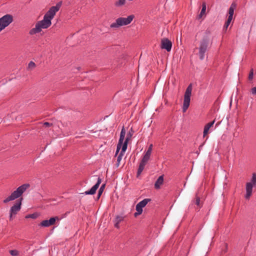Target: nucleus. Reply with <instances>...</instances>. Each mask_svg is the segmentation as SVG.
Listing matches in <instances>:
<instances>
[{"mask_svg": "<svg viewBox=\"0 0 256 256\" xmlns=\"http://www.w3.org/2000/svg\"><path fill=\"white\" fill-rule=\"evenodd\" d=\"M62 3L58 2L56 6H52L44 16L42 20L38 21L35 26V28H32L29 34L31 36L39 33L42 28H47L52 24L51 20L54 18L56 12L60 10Z\"/></svg>", "mask_w": 256, "mask_h": 256, "instance_id": "1", "label": "nucleus"}, {"mask_svg": "<svg viewBox=\"0 0 256 256\" xmlns=\"http://www.w3.org/2000/svg\"><path fill=\"white\" fill-rule=\"evenodd\" d=\"M210 34V32L209 30L206 31V36H204L203 38L200 42V46L198 48V56L200 60H203L204 58L205 53L207 50L208 45L210 42L209 35Z\"/></svg>", "mask_w": 256, "mask_h": 256, "instance_id": "2", "label": "nucleus"}, {"mask_svg": "<svg viewBox=\"0 0 256 256\" xmlns=\"http://www.w3.org/2000/svg\"><path fill=\"white\" fill-rule=\"evenodd\" d=\"M29 187V184H22V186L18 187L16 190L12 192L10 196L4 199L3 200V202L6 204L10 201L14 200L16 198H18Z\"/></svg>", "mask_w": 256, "mask_h": 256, "instance_id": "3", "label": "nucleus"}, {"mask_svg": "<svg viewBox=\"0 0 256 256\" xmlns=\"http://www.w3.org/2000/svg\"><path fill=\"white\" fill-rule=\"evenodd\" d=\"M134 15H130L127 18L120 17L116 19L115 22L110 25V28H117L121 26L130 24L134 18Z\"/></svg>", "mask_w": 256, "mask_h": 256, "instance_id": "4", "label": "nucleus"}, {"mask_svg": "<svg viewBox=\"0 0 256 256\" xmlns=\"http://www.w3.org/2000/svg\"><path fill=\"white\" fill-rule=\"evenodd\" d=\"M192 91V84H190L187 87L184 95V100L182 106V112H185L188 110L190 101V96Z\"/></svg>", "mask_w": 256, "mask_h": 256, "instance_id": "5", "label": "nucleus"}, {"mask_svg": "<svg viewBox=\"0 0 256 256\" xmlns=\"http://www.w3.org/2000/svg\"><path fill=\"white\" fill-rule=\"evenodd\" d=\"M13 21L12 15L7 14L0 18V32L8 26Z\"/></svg>", "mask_w": 256, "mask_h": 256, "instance_id": "6", "label": "nucleus"}, {"mask_svg": "<svg viewBox=\"0 0 256 256\" xmlns=\"http://www.w3.org/2000/svg\"><path fill=\"white\" fill-rule=\"evenodd\" d=\"M23 198H20L18 200H17L15 203V204L11 207L10 210V220H12L13 215H16L21 208L22 202Z\"/></svg>", "mask_w": 256, "mask_h": 256, "instance_id": "7", "label": "nucleus"}, {"mask_svg": "<svg viewBox=\"0 0 256 256\" xmlns=\"http://www.w3.org/2000/svg\"><path fill=\"white\" fill-rule=\"evenodd\" d=\"M150 158V156L144 154V156L142 157V160L140 164V165H139V166H138V172H137V176H138L142 174V172L143 171V170L147 162L149 160Z\"/></svg>", "mask_w": 256, "mask_h": 256, "instance_id": "8", "label": "nucleus"}, {"mask_svg": "<svg viewBox=\"0 0 256 256\" xmlns=\"http://www.w3.org/2000/svg\"><path fill=\"white\" fill-rule=\"evenodd\" d=\"M125 135H126V130H125L124 128H123L121 130V132L120 134V139H119L118 144H117L116 150V154H115L116 156L118 154V152L121 148V147L123 145L124 140V138Z\"/></svg>", "mask_w": 256, "mask_h": 256, "instance_id": "9", "label": "nucleus"}, {"mask_svg": "<svg viewBox=\"0 0 256 256\" xmlns=\"http://www.w3.org/2000/svg\"><path fill=\"white\" fill-rule=\"evenodd\" d=\"M101 182H102V178H98L96 183L89 190L86 191L85 192L82 193V194H84L86 195L94 194L96 193V190L99 187L100 184Z\"/></svg>", "mask_w": 256, "mask_h": 256, "instance_id": "10", "label": "nucleus"}, {"mask_svg": "<svg viewBox=\"0 0 256 256\" xmlns=\"http://www.w3.org/2000/svg\"><path fill=\"white\" fill-rule=\"evenodd\" d=\"M172 43L168 38H163L161 41V48L165 49L168 52H170L172 50Z\"/></svg>", "mask_w": 256, "mask_h": 256, "instance_id": "11", "label": "nucleus"}, {"mask_svg": "<svg viewBox=\"0 0 256 256\" xmlns=\"http://www.w3.org/2000/svg\"><path fill=\"white\" fill-rule=\"evenodd\" d=\"M151 200L150 198H145L139 202L136 207V210L137 212H138L139 214H142V208H144L147 204L150 202Z\"/></svg>", "mask_w": 256, "mask_h": 256, "instance_id": "12", "label": "nucleus"}, {"mask_svg": "<svg viewBox=\"0 0 256 256\" xmlns=\"http://www.w3.org/2000/svg\"><path fill=\"white\" fill-rule=\"evenodd\" d=\"M57 220H58V216L52 217L50 218V220H42L40 222V226L44 227L50 226L54 225Z\"/></svg>", "mask_w": 256, "mask_h": 256, "instance_id": "13", "label": "nucleus"}, {"mask_svg": "<svg viewBox=\"0 0 256 256\" xmlns=\"http://www.w3.org/2000/svg\"><path fill=\"white\" fill-rule=\"evenodd\" d=\"M126 149V146H122L121 147V151L117 157L116 162L115 164L116 168H118L120 166V161L122 159V157L123 156L124 154L125 153Z\"/></svg>", "mask_w": 256, "mask_h": 256, "instance_id": "14", "label": "nucleus"}, {"mask_svg": "<svg viewBox=\"0 0 256 256\" xmlns=\"http://www.w3.org/2000/svg\"><path fill=\"white\" fill-rule=\"evenodd\" d=\"M254 186H255L250 182H247L246 184V194L245 196V198L246 199H249L251 196Z\"/></svg>", "mask_w": 256, "mask_h": 256, "instance_id": "15", "label": "nucleus"}, {"mask_svg": "<svg viewBox=\"0 0 256 256\" xmlns=\"http://www.w3.org/2000/svg\"><path fill=\"white\" fill-rule=\"evenodd\" d=\"M134 133V131L132 130V128H131L130 130L126 134V138L125 141L124 142L122 146H126V148H128V141L132 138Z\"/></svg>", "mask_w": 256, "mask_h": 256, "instance_id": "16", "label": "nucleus"}, {"mask_svg": "<svg viewBox=\"0 0 256 256\" xmlns=\"http://www.w3.org/2000/svg\"><path fill=\"white\" fill-rule=\"evenodd\" d=\"M164 182V176L162 175L158 177L154 184V188L156 189H159L160 186Z\"/></svg>", "mask_w": 256, "mask_h": 256, "instance_id": "17", "label": "nucleus"}, {"mask_svg": "<svg viewBox=\"0 0 256 256\" xmlns=\"http://www.w3.org/2000/svg\"><path fill=\"white\" fill-rule=\"evenodd\" d=\"M214 120L212 122H210L207 124L204 128V132H203V136L204 137L208 132V130L210 128L213 126L214 123Z\"/></svg>", "mask_w": 256, "mask_h": 256, "instance_id": "18", "label": "nucleus"}, {"mask_svg": "<svg viewBox=\"0 0 256 256\" xmlns=\"http://www.w3.org/2000/svg\"><path fill=\"white\" fill-rule=\"evenodd\" d=\"M124 220V218L122 216H118L114 220V226L116 228H119V224Z\"/></svg>", "mask_w": 256, "mask_h": 256, "instance_id": "19", "label": "nucleus"}, {"mask_svg": "<svg viewBox=\"0 0 256 256\" xmlns=\"http://www.w3.org/2000/svg\"><path fill=\"white\" fill-rule=\"evenodd\" d=\"M206 8V3L203 2L202 4V8L200 13V14L198 16V18H202V15L205 14Z\"/></svg>", "mask_w": 256, "mask_h": 256, "instance_id": "20", "label": "nucleus"}, {"mask_svg": "<svg viewBox=\"0 0 256 256\" xmlns=\"http://www.w3.org/2000/svg\"><path fill=\"white\" fill-rule=\"evenodd\" d=\"M234 4H232L228 10V18H232L234 13V8L233 7Z\"/></svg>", "mask_w": 256, "mask_h": 256, "instance_id": "21", "label": "nucleus"}, {"mask_svg": "<svg viewBox=\"0 0 256 256\" xmlns=\"http://www.w3.org/2000/svg\"><path fill=\"white\" fill-rule=\"evenodd\" d=\"M105 186H106V184H102L101 186L100 187L99 190H98V198H99L100 197V196L101 194H102L104 189V188H105Z\"/></svg>", "mask_w": 256, "mask_h": 256, "instance_id": "22", "label": "nucleus"}, {"mask_svg": "<svg viewBox=\"0 0 256 256\" xmlns=\"http://www.w3.org/2000/svg\"><path fill=\"white\" fill-rule=\"evenodd\" d=\"M232 18H228H228L227 20L226 21L224 25V29H225L226 30L228 28V26L230 25L232 20Z\"/></svg>", "mask_w": 256, "mask_h": 256, "instance_id": "23", "label": "nucleus"}, {"mask_svg": "<svg viewBox=\"0 0 256 256\" xmlns=\"http://www.w3.org/2000/svg\"><path fill=\"white\" fill-rule=\"evenodd\" d=\"M250 182L254 186L256 185V173L252 174L251 181Z\"/></svg>", "mask_w": 256, "mask_h": 256, "instance_id": "24", "label": "nucleus"}, {"mask_svg": "<svg viewBox=\"0 0 256 256\" xmlns=\"http://www.w3.org/2000/svg\"><path fill=\"white\" fill-rule=\"evenodd\" d=\"M152 144H151L149 146V147H148V149L147 151H146V152L145 153V154H144L145 155L148 156H150V154H152Z\"/></svg>", "mask_w": 256, "mask_h": 256, "instance_id": "25", "label": "nucleus"}, {"mask_svg": "<svg viewBox=\"0 0 256 256\" xmlns=\"http://www.w3.org/2000/svg\"><path fill=\"white\" fill-rule=\"evenodd\" d=\"M126 0H118L115 3V5L117 6H120L124 5L125 4Z\"/></svg>", "mask_w": 256, "mask_h": 256, "instance_id": "26", "label": "nucleus"}, {"mask_svg": "<svg viewBox=\"0 0 256 256\" xmlns=\"http://www.w3.org/2000/svg\"><path fill=\"white\" fill-rule=\"evenodd\" d=\"M10 253L12 256H17L18 254V252L16 250H10Z\"/></svg>", "mask_w": 256, "mask_h": 256, "instance_id": "27", "label": "nucleus"}, {"mask_svg": "<svg viewBox=\"0 0 256 256\" xmlns=\"http://www.w3.org/2000/svg\"><path fill=\"white\" fill-rule=\"evenodd\" d=\"M254 76V70L253 68H252L249 74H248V80H252L253 79Z\"/></svg>", "mask_w": 256, "mask_h": 256, "instance_id": "28", "label": "nucleus"}, {"mask_svg": "<svg viewBox=\"0 0 256 256\" xmlns=\"http://www.w3.org/2000/svg\"><path fill=\"white\" fill-rule=\"evenodd\" d=\"M36 66L35 63L31 61L29 62L28 64V69H32Z\"/></svg>", "mask_w": 256, "mask_h": 256, "instance_id": "29", "label": "nucleus"}, {"mask_svg": "<svg viewBox=\"0 0 256 256\" xmlns=\"http://www.w3.org/2000/svg\"><path fill=\"white\" fill-rule=\"evenodd\" d=\"M36 218V216L34 214H28L26 216V218Z\"/></svg>", "mask_w": 256, "mask_h": 256, "instance_id": "30", "label": "nucleus"}, {"mask_svg": "<svg viewBox=\"0 0 256 256\" xmlns=\"http://www.w3.org/2000/svg\"><path fill=\"white\" fill-rule=\"evenodd\" d=\"M195 204L197 206H199L200 204V198L199 197H196V200H195Z\"/></svg>", "mask_w": 256, "mask_h": 256, "instance_id": "31", "label": "nucleus"}, {"mask_svg": "<svg viewBox=\"0 0 256 256\" xmlns=\"http://www.w3.org/2000/svg\"><path fill=\"white\" fill-rule=\"evenodd\" d=\"M43 125L46 127H50L52 125V124L48 122H45L44 123Z\"/></svg>", "mask_w": 256, "mask_h": 256, "instance_id": "32", "label": "nucleus"}, {"mask_svg": "<svg viewBox=\"0 0 256 256\" xmlns=\"http://www.w3.org/2000/svg\"><path fill=\"white\" fill-rule=\"evenodd\" d=\"M251 92L252 94H256V87H254L251 89Z\"/></svg>", "mask_w": 256, "mask_h": 256, "instance_id": "33", "label": "nucleus"}, {"mask_svg": "<svg viewBox=\"0 0 256 256\" xmlns=\"http://www.w3.org/2000/svg\"><path fill=\"white\" fill-rule=\"evenodd\" d=\"M140 214H139V213H138V212H137V211H136V212L134 213V216L136 217V216H138V215H140Z\"/></svg>", "mask_w": 256, "mask_h": 256, "instance_id": "34", "label": "nucleus"}]
</instances>
